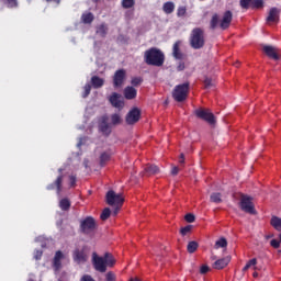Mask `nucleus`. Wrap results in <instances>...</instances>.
<instances>
[{"label": "nucleus", "mask_w": 281, "mask_h": 281, "mask_svg": "<svg viewBox=\"0 0 281 281\" xmlns=\"http://www.w3.org/2000/svg\"><path fill=\"white\" fill-rule=\"evenodd\" d=\"M190 45L193 49H203L205 46V31L201 27H195L191 31Z\"/></svg>", "instance_id": "obj_3"}, {"label": "nucleus", "mask_w": 281, "mask_h": 281, "mask_svg": "<svg viewBox=\"0 0 281 281\" xmlns=\"http://www.w3.org/2000/svg\"><path fill=\"white\" fill-rule=\"evenodd\" d=\"M159 167H157L156 165H148L145 168V175H159Z\"/></svg>", "instance_id": "obj_27"}, {"label": "nucleus", "mask_w": 281, "mask_h": 281, "mask_svg": "<svg viewBox=\"0 0 281 281\" xmlns=\"http://www.w3.org/2000/svg\"><path fill=\"white\" fill-rule=\"evenodd\" d=\"M196 117H200V120H204V122H207L210 126H216V116H214V113L210 110H203L198 109L195 110Z\"/></svg>", "instance_id": "obj_8"}, {"label": "nucleus", "mask_w": 281, "mask_h": 281, "mask_svg": "<svg viewBox=\"0 0 281 281\" xmlns=\"http://www.w3.org/2000/svg\"><path fill=\"white\" fill-rule=\"evenodd\" d=\"M210 201L211 203H223V195L218 192H213L211 195H210Z\"/></svg>", "instance_id": "obj_28"}, {"label": "nucleus", "mask_w": 281, "mask_h": 281, "mask_svg": "<svg viewBox=\"0 0 281 281\" xmlns=\"http://www.w3.org/2000/svg\"><path fill=\"white\" fill-rule=\"evenodd\" d=\"M59 207L60 210H63L64 212H67V210H69V207H71V202H69V199L65 198L61 199L59 201Z\"/></svg>", "instance_id": "obj_31"}, {"label": "nucleus", "mask_w": 281, "mask_h": 281, "mask_svg": "<svg viewBox=\"0 0 281 281\" xmlns=\"http://www.w3.org/2000/svg\"><path fill=\"white\" fill-rule=\"evenodd\" d=\"M135 5V0H123L122 7L125 8V10H128V8H133Z\"/></svg>", "instance_id": "obj_38"}, {"label": "nucleus", "mask_w": 281, "mask_h": 281, "mask_svg": "<svg viewBox=\"0 0 281 281\" xmlns=\"http://www.w3.org/2000/svg\"><path fill=\"white\" fill-rule=\"evenodd\" d=\"M249 3H251V0H240L241 8H249Z\"/></svg>", "instance_id": "obj_51"}, {"label": "nucleus", "mask_w": 281, "mask_h": 281, "mask_svg": "<svg viewBox=\"0 0 281 281\" xmlns=\"http://www.w3.org/2000/svg\"><path fill=\"white\" fill-rule=\"evenodd\" d=\"M231 261H232V257H229V256L224 257V258H222V259H217V260L213 263V268H214V269H225V267H227Z\"/></svg>", "instance_id": "obj_19"}, {"label": "nucleus", "mask_w": 281, "mask_h": 281, "mask_svg": "<svg viewBox=\"0 0 281 281\" xmlns=\"http://www.w3.org/2000/svg\"><path fill=\"white\" fill-rule=\"evenodd\" d=\"M48 3L49 2H54L56 5H59L60 4V0H46Z\"/></svg>", "instance_id": "obj_60"}, {"label": "nucleus", "mask_w": 281, "mask_h": 281, "mask_svg": "<svg viewBox=\"0 0 281 281\" xmlns=\"http://www.w3.org/2000/svg\"><path fill=\"white\" fill-rule=\"evenodd\" d=\"M266 238H273V235H268Z\"/></svg>", "instance_id": "obj_64"}, {"label": "nucleus", "mask_w": 281, "mask_h": 281, "mask_svg": "<svg viewBox=\"0 0 281 281\" xmlns=\"http://www.w3.org/2000/svg\"><path fill=\"white\" fill-rule=\"evenodd\" d=\"M183 69H186V64L180 61L177 66V71H183Z\"/></svg>", "instance_id": "obj_54"}, {"label": "nucleus", "mask_w": 281, "mask_h": 281, "mask_svg": "<svg viewBox=\"0 0 281 281\" xmlns=\"http://www.w3.org/2000/svg\"><path fill=\"white\" fill-rule=\"evenodd\" d=\"M198 249H199V243L189 241V244L187 246V251H189L190 254H194V251H196Z\"/></svg>", "instance_id": "obj_33"}, {"label": "nucleus", "mask_w": 281, "mask_h": 281, "mask_svg": "<svg viewBox=\"0 0 281 281\" xmlns=\"http://www.w3.org/2000/svg\"><path fill=\"white\" fill-rule=\"evenodd\" d=\"M124 80H126V70L124 69L116 70L113 77L114 88L120 89V87L124 85Z\"/></svg>", "instance_id": "obj_11"}, {"label": "nucleus", "mask_w": 281, "mask_h": 281, "mask_svg": "<svg viewBox=\"0 0 281 281\" xmlns=\"http://www.w3.org/2000/svg\"><path fill=\"white\" fill-rule=\"evenodd\" d=\"M131 281H142L139 278H132Z\"/></svg>", "instance_id": "obj_62"}, {"label": "nucleus", "mask_w": 281, "mask_h": 281, "mask_svg": "<svg viewBox=\"0 0 281 281\" xmlns=\"http://www.w3.org/2000/svg\"><path fill=\"white\" fill-rule=\"evenodd\" d=\"M27 281H36V276L34 274H29V280Z\"/></svg>", "instance_id": "obj_58"}, {"label": "nucleus", "mask_w": 281, "mask_h": 281, "mask_svg": "<svg viewBox=\"0 0 281 281\" xmlns=\"http://www.w3.org/2000/svg\"><path fill=\"white\" fill-rule=\"evenodd\" d=\"M41 258H43V252H42V250H35V252H34V259H35V260H41Z\"/></svg>", "instance_id": "obj_50"}, {"label": "nucleus", "mask_w": 281, "mask_h": 281, "mask_svg": "<svg viewBox=\"0 0 281 281\" xmlns=\"http://www.w3.org/2000/svg\"><path fill=\"white\" fill-rule=\"evenodd\" d=\"M65 258V255H63V251L58 250L55 254V257L53 259V267L55 271H60L63 263L61 260Z\"/></svg>", "instance_id": "obj_16"}, {"label": "nucleus", "mask_w": 281, "mask_h": 281, "mask_svg": "<svg viewBox=\"0 0 281 281\" xmlns=\"http://www.w3.org/2000/svg\"><path fill=\"white\" fill-rule=\"evenodd\" d=\"M139 117H142V112L139 109L134 108L126 114L125 122L130 125L137 124V122H139Z\"/></svg>", "instance_id": "obj_9"}, {"label": "nucleus", "mask_w": 281, "mask_h": 281, "mask_svg": "<svg viewBox=\"0 0 281 281\" xmlns=\"http://www.w3.org/2000/svg\"><path fill=\"white\" fill-rule=\"evenodd\" d=\"M171 175H172L173 177H176V175H179V167L173 166V167L171 168Z\"/></svg>", "instance_id": "obj_55"}, {"label": "nucleus", "mask_w": 281, "mask_h": 281, "mask_svg": "<svg viewBox=\"0 0 281 281\" xmlns=\"http://www.w3.org/2000/svg\"><path fill=\"white\" fill-rule=\"evenodd\" d=\"M263 3H265V1H262V0H255L252 5H254V8H262Z\"/></svg>", "instance_id": "obj_49"}, {"label": "nucleus", "mask_w": 281, "mask_h": 281, "mask_svg": "<svg viewBox=\"0 0 281 281\" xmlns=\"http://www.w3.org/2000/svg\"><path fill=\"white\" fill-rule=\"evenodd\" d=\"M91 85H92L93 89H101V87H104V79H102L98 76H92Z\"/></svg>", "instance_id": "obj_23"}, {"label": "nucleus", "mask_w": 281, "mask_h": 281, "mask_svg": "<svg viewBox=\"0 0 281 281\" xmlns=\"http://www.w3.org/2000/svg\"><path fill=\"white\" fill-rule=\"evenodd\" d=\"M280 8L272 7L268 12V16L266 18L267 23H278V21H280Z\"/></svg>", "instance_id": "obj_13"}, {"label": "nucleus", "mask_w": 281, "mask_h": 281, "mask_svg": "<svg viewBox=\"0 0 281 281\" xmlns=\"http://www.w3.org/2000/svg\"><path fill=\"white\" fill-rule=\"evenodd\" d=\"M89 93H91V85L86 83V86L83 87L82 98H88Z\"/></svg>", "instance_id": "obj_39"}, {"label": "nucleus", "mask_w": 281, "mask_h": 281, "mask_svg": "<svg viewBox=\"0 0 281 281\" xmlns=\"http://www.w3.org/2000/svg\"><path fill=\"white\" fill-rule=\"evenodd\" d=\"M87 142V137L79 138V142L77 143V148H80L85 143Z\"/></svg>", "instance_id": "obj_53"}, {"label": "nucleus", "mask_w": 281, "mask_h": 281, "mask_svg": "<svg viewBox=\"0 0 281 281\" xmlns=\"http://www.w3.org/2000/svg\"><path fill=\"white\" fill-rule=\"evenodd\" d=\"M233 14L232 11H226L220 22V27L222 30H227L229 27V23H232Z\"/></svg>", "instance_id": "obj_17"}, {"label": "nucleus", "mask_w": 281, "mask_h": 281, "mask_svg": "<svg viewBox=\"0 0 281 281\" xmlns=\"http://www.w3.org/2000/svg\"><path fill=\"white\" fill-rule=\"evenodd\" d=\"M95 227H98V225L95 224V220L93 217L88 216L80 220L79 229L81 234H92V232H95Z\"/></svg>", "instance_id": "obj_5"}, {"label": "nucleus", "mask_w": 281, "mask_h": 281, "mask_svg": "<svg viewBox=\"0 0 281 281\" xmlns=\"http://www.w3.org/2000/svg\"><path fill=\"white\" fill-rule=\"evenodd\" d=\"M69 180H70V186L71 187L76 186V178H75V176H70Z\"/></svg>", "instance_id": "obj_56"}, {"label": "nucleus", "mask_w": 281, "mask_h": 281, "mask_svg": "<svg viewBox=\"0 0 281 281\" xmlns=\"http://www.w3.org/2000/svg\"><path fill=\"white\" fill-rule=\"evenodd\" d=\"M143 80L139 77H135L132 79L131 83L133 85V87H139V85H142Z\"/></svg>", "instance_id": "obj_44"}, {"label": "nucleus", "mask_w": 281, "mask_h": 281, "mask_svg": "<svg viewBox=\"0 0 281 281\" xmlns=\"http://www.w3.org/2000/svg\"><path fill=\"white\" fill-rule=\"evenodd\" d=\"M4 3L9 8H16L19 5V1L16 0H4Z\"/></svg>", "instance_id": "obj_40"}, {"label": "nucleus", "mask_w": 281, "mask_h": 281, "mask_svg": "<svg viewBox=\"0 0 281 281\" xmlns=\"http://www.w3.org/2000/svg\"><path fill=\"white\" fill-rule=\"evenodd\" d=\"M187 9L186 7H179L177 10V16H186Z\"/></svg>", "instance_id": "obj_45"}, {"label": "nucleus", "mask_w": 281, "mask_h": 281, "mask_svg": "<svg viewBox=\"0 0 281 281\" xmlns=\"http://www.w3.org/2000/svg\"><path fill=\"white\" fill-rule=\"evenodd\" d=\"M190 232H192V225H187L186 227H182L180 229V233L182 234V236H186V234H190Z\"/></svg>", "instance_id": "obj_42"}, {"label": "nucleus", "mask_w": 281, "mask_h": 281, "mask_svg": "<svg viewBox=\"0 0 281 281\" xmlns=\"http://www.w3.org/2000/svg\"><path fill=\"white\" fill-rule=\"evenodd\" d=\"M105 280H106V281H115V273H113V272H108V273L105 274Z\"/></svg>", "instance_id": "obj_46"}, {"label": "nucleus", "mask_w": 281, "mask_h": 281, "mask_svg": "<svg viewBox=\"0 0 281 281\" xmlns=\"http://www.w3.org/2000/svg\"><path fill=\"white\" fill-rule=\"evenodd\" d=\"M99 130L101 131V133H103V135H111V123L109 124L108 116H102Z\"/></svg>", "instance_id": "obj_15"}, {"label": "nucleus", "mask_w": 281, "mask_h": 281, "mask_svg": "<svg viewBox=\"0 0 281 281\" xmlns=\"http://www.w3.org/2000/svg\"><path fill=\"white\" fill-rule=\"evenodd\" d=\"M111 216V209L105 207L100 215L101 221H106Z\"/></svg>", "instance_id": "obj_37"}, {"label": "nucleus", "mask_w": 281, "mask_h": 281, "mask_svg": "<svg viewBox=\"0 0 281 281\" xmlns=\"http://www.w3.org/2000/svg\"><path fill=\"white\" fill-rule=\"evenodd\" d=\"M124 97L126 100H135L137 98V90L134 87L127 86L124 89Z\"/></svg>", "instance_id": "obj_20"}, {"label": "nucleus", "mask_w": 281, "mask_h": 281, "mask_svg": "<svg viewBox=\"0 0 281 281\" xmlns=\"http://www.w3.org/2000/svg\"><path fill=\"white\" fill-rule=\"evenodd\" d=\"M265 54L273 60H280V48L271 45H262Z\"/></svg>", "instance_id": "obj_10"}, {"label": "nucleus", "mask_w": 281, "mask_h": 281, "mask_svg": "<svg viewBox=\"0 0 281 281\" xmlns=\"http://www.w3.org/2000/svg\"><path fill=\"white\" fill-rule=\"evenodd\" d=\"M74 260L77 265H85L89 260V256H87L85 249H76L74 251Z\"/></svg>", "instance_id": "obj_14"}, {"label": "nucleus", "mask_w": 281, "mask_h": 281, "mask_svg": "<svg viewBox=\"0 0 281 281\" xmlns=\"http://www.w3.org/2000/svg\"><path fill=\"white\" fill-rule=\"evenodd\" d=\"M109 102L114 106V109H124V100L122 99V94L117 92H113L109 98Z\"/></svg>", "instance_id": "obj_12"}, {"label": "nucleus", "mask_w": 281, "mask_h": 281, "mask_svg": "<svg viewBox=\"0 0 281 281\" xmlns=\"http://www.w3.org/2000/svg\"><path fill=\"white\" fill-rule=\"evenodd\" d=\"M93 19H94V16H93V13H91V12H85L81 15V21L86 25H91L93 23Z\"/></svg>", "instance_id": "obj_25"}, {"label": "nucleus", "mask_w": 281, "mask_h": 281, "mask_svg": "<svg viewBox=\"0 0 281 281\" xmlns=\"http://www.w3.org/2000/svg\"><path fill=\"white\" fill-rule=\"evenodd\" d=\"M220 247L222 249H225V247H227V239L225 237L220 238L216 243H215V249H220Z\"/></svg>", "instance_id": "obj_34"}, {"label": "nucleus", "mask_w": 281, "mask_h": 281, "mask_svg": "<svg viewBox=\"0 0 281 281\" xmlns=\"http://www.w3.org/2000/svg\"><path fill=\"white\" fill-rule=\"evenodd\" d=\"M165 14H172L175 12V2L168 1L162 5Z\"/></svg>", "instance_id": "obj_26"}, {"label": "nucleus", "mask_w": 281, "mask_h": 281, "mask_svg": "<svg viewBox=\"0 0 281 281\" xmlns=\"http://www.w3.org/2000/svg\"><path fill=\"white\" fill-rule=\"evenodd\" d=\"M215 86H216V83L213 81L212 78H210V77H205L204 78V87H205V89H214Z\"/></svg>", "instance_id": "obj_35"}, {"label": "nucleus", "mask_w": 281, "mask_h": 281, "mask_svg": "<svg viewBox=\"0 0 281 281\" xmlns=\"http://www.w3.org/2000/svg\"><path fill=\"white\" fill-rule=\"evenodd\" d=\"M110 159H111V154L108 151H103L100 155V166H104L106 161H109Z\"/></svg>", "instance_id": "obj_32"}, {"label": "nucleus", "mask_w": 281, "mask_h": 281, "mask_svg": "<svg viewBox=\"0 0 281 281\" xmlns=\"http://www.w3.org/2000/svg\"><path fill=\"white\" fill-rule=\"evenodd\" d=\"M256 265H258V260L254 258L246 263V266L243 268V271H248L251 269V267H256Z\"/></svg>", "instance_id": "obj_36"}, {"label": "nucleus", "mask_w": 281, "mask_h": 281, "mask_svg": "<svg viewBox=\"0 0 281 281\" xmlns=\"http://www.w3.org/2000/svg\"><path fill=\"white\" fill-rule=\"evenodd\" d=\"M184 221H187V223H194V221H196V217L194 216V214L188 213V214L184 216Z\"/></svg>", "instance_id": "obj_41"}, {"label": "nucleus", "mask_w": 281, "mask_h": 281, "mask_svg": "<svg viewBox=\"0 0 281 281\" xmlns=\"http://www.w3.org/2000/svg\"><path fill=\"white\" fill-rule=\"evenodd\" d=\"M105 199H106L108 205H111V206L124 205V196H122V193H115V191L113 190L108 191Z\"/></svg>", "instance_id": "obj_7"}, {"label": "nucleus", "mask_w": 281, "mask_h": 281, "mask_svg": "<svg viewBox=\"0 0 281 281\" xmlns=\"http://www.w3.org/2000/svg\"><path fill=\"white\" fill-rule=\"evenodd\" d=\"M108 32H109V26L105 23H101L97 26L95 34H98V36H101V38H104Z\"/></svg>", "instance_id": "obj_22"}, {"label": "nucleus", "mask_w": 281, "mask_h": 281, "mask_svg": "<svg viewBox=\"0 0 281 281\" xmlns=\"http://www.w3.org/2000/svg\"><path fill=\"white\" fill-rule=\"evenodd\" d=\"M272 227H274V229H277V232H281V218L278 216H272L271 221H270Z\"/></svg>", "instance_id": "obj_30"}, {"label": "nucleus", "mask_w": 281, "mask_h": 281, "mask_svg": "<svg viewBox=\"0 0 281 281\" xmlns=\"http://www.w3.org/2000/svg\"><path fill=\"white\" fill-rule=\"evenodd\" d=\"M180 162L186 164V156L183 154L180 155Z\"/></svg>", "instance_id": "obj_59"}, {"label": "nucleus", "mask_w": 281, "mask_h": 281, "mask_svg": "<svg viewBox=\"0 0 281 281\" xmlns=\"http://www.w3.org/2000/svg\"><path fill=\"white\" fill-rule=\"evenodd\" d=\"M85 168H89V160L83 161Z\"/></svg>", "instance_id": "obj_61"}, {"label": "nucleus", "mask_w": 281, "mask_h": 281, "mask_svg": "<svg viewBox=\"0 0 281 281\" xmlns=\"http://www.w3.org/2000/svg\"><path fill=\"white\" fill-rule=\"evenodd\" d=\"M210 25L211 30H216L218 25H221V19L218 18V14H213Z\"/></svg>", "instance_id": "obj_29"}, {"label": "nucleus", "mask_w": 281, "mask_h": 281, "mask_svg": "<svg viewBox=\"0 0 281 281\" xmlns=\"http://www.w3.org/2000/svg\"><path fill=\"white\" fill-rule=\"evenodd\" d=\"M92 265L95 271H99V273H106V267H113V265H115V258H113V255L109 252H105L103 257H100L98 254L93 252Z\"/></svg>", "instance_id": "obj_2"}, {"label": "nucleus", "mask_w": 281, "mask_h": 281, "mask_svg": "<svg viewBox=\"0 0 281 281\" xmlns=\"http://www.w3.org/2000/svg\"><path fill=\"white\" fill-rule=\"evenodd\" d=\"M207 271H210V267L209 266H202L201 268H200V273L202 274V276H205V273H207Z\"/></svg>", "instance_id": "obj_48"}, {"label": "nucleus", "mask_w": 281, "mask_h": 281, "mask_svg": "<svg viewBox=\"0 0 281 281\" xmlns=\"http://www.w3.org/2000/svg\"><path fill=\"white\" fill-rule=\"evenodd\" d=\"M110 124L111 126H119V124H122V114L120 112L111 114Z\"/></svg>", "instance_id": "obj_21"}, {"label": "nucleus", "mask_w": 281, "mask_h": 281, "mask_svg": "<svg viewBox=\"0 0 281 281\" xmlns=\"http://www.w3.org/2000/svg\"><path fill=\"white\" fill-rule=\"evenodd\" d=\"M254 198L243 194L239 201V207L246 214H256V209L254 207Z\"/></svg>", "instance_id": "obj_6"}, {"label": "nucleus", "mask_w": 281, "mask_h": 281, "mask_svg": "<svg viewBox=\"0 0 281 281\" xmlns=\"http://www.w3.org/2000/svg\"><path fill=\"white\" fill-rule=\"evenodd\" d=\"M179 45H181V42H176L172 48V56L177 60H181V58H183V54H181V50L179 49Z\"/></svg>", "instance_id": "obj_24"}, {"label": "nucleus", "mask_w": 281, "mask_h": 281, "mask_svg": "<svg viewBox=\"0 0 281 281\" xmlns=\"http://www.w3.org/2000/svg\"><path fill=\"white\" fill-rule=\"evenodd\" d=\"M254 278H258V272H254Z\"/></svg>", "instance_id": "obj_63"}, {"label": "nucleus", "mask_w": 281, "mask_h": 281, "mask_svg": "<svg viewBox=\"0 0 281 281\" xmlns=\"http://www.w3.org/2000/svg\"><path fill=\"white\" fill-rule=\"evenodd\" d=\"M188 93H190V82L187 81L173 88L172 98L176 102H186Z\"/></svg>", "instance_id": "obj_4"}, {"label": "nucleus", "mask_w": 281, "mask_h": 281, "mask_svg": "<svg viewBox=\"0 0 281 281\" xmlns=\"http://www.w3.org/2000/svg\"><path fill=\"white\" fill-rule=\"evenodd\" d=\"M80 281H95L91 274H85L81 277Z\"/></svg>", "instance_id": "obj_47"}, {"label": "nucleus", "mask_w": 281, "mask_h": 281, "mask_svg": "<svg viewBox=\"0 0 281 281\" xmlns=\"http://www.w3.org/2000/svg\"><path fill=\"white\" fill-rule=\"evenodd\" d=\"M63 186V176H58L54 183H50L46 187L47 190H57V195L60 196Z\"/></svg>", "instance_id": "obj_18"}, {"label": "nucleus", "mask_w": 281, "mask_h": 281, "mask_svg": "<svg viewBox=\"0 0 281 281\" xmlns=\"http://www.w3.org/2000/svg\"><path fill=\"white\" fill-rule=\"evenodd\" d=\"M121 207L122 206L120 205L114 206V211H113L114 216H117V212H120Z\"/></svg>", "instance_id": "obj_57"}, {"label": "nucleus", "mask_w": 281, "mask_h": 281, "mask_svg": "<svg viewBox=\"0 0 281 281\" xmlns=\"http://www.w3.org/2000/svg\"><path fill=\"white\" fill-rule=\"evenodd\" d=\"M35 241L41 243V247H47V239H45L43 236L37 237Z\"/></svg>", "instance_id": "obj_43"}, {"label": "nucleus", "mask_w": 281, "mask_h": 281, "mask_svg": "<svg viewBox=\"0 0 281 281\" xmlns=\"http://www.w3.org/2000/svg\"><path fill=\"white\" fill-rule=\"evenodd\" d=\"M271 247H273L274 249H278L280 247V241H278V239H272L270 241Z\"/></svg>", "instance_id": "obj_52"}, {"label": "nucleus", "mask_w": 281, "mask_h": 281, "mask_svg": "<svg viewBox=\"0 0 281 281\" xmlns=\"http://www.w3.org/2000/svg\"><path fill=\"white\" fill-rule=\"evenodd\" d=\"M144 60L146 65H151L153 67H162L166 60L164 52L157 47H151L144 53Z\"/></svg>", "instance_id": "obj_1"}]
</instances>
